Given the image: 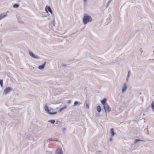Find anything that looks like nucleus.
Segmentation results:
<instances>
[{"label":"nucleus","mask_w":154,"mask_h":154,"mask_svg":"<svg viewBox=\"0 0 154 154\" xmlns=\"http://www.w3.org/2000/svg\"><path fill=\"white\" fill-rule=\"evenodd\" d=\"M128 87L127 86V84L126 83H124V85L122 88V93L125 91Z\"/></svg>","instance_id":"423d86ee"},{"label":"nucleus","mask_w":154,"mask_h":154,"mask_svg":"<svg viewBox=\"0 0 154 154\" xmlns=\"http://www.w3.org/2000/svg\"><path fill=\"white\" fill-rule=\"evenodd\" d=\"M76 32H75V33H73L72 34V35H74V34H75Z\"/></svg>","instance_id":"c9c22d12"},{"label":"nucleus","mask_w":154,"mask_h":154,"mask_svg":"<svg viewBox=\"0 0 154 154\" xmlns=\"http://www.w3.org/2000/svg\"><path fill=\"white\" fill-rule=\"evenodd\" d=\"M46 63V62H45L42 65H41L39 66H38V68L39 69H41V70L43 69L45 67V66Z\"/></svg>","instance_id":"9d476101"},{"label":"nucleus","mask_w":154,"mask_h":154,"mask_svg":"<svg viewBox=\"0 0 154 154\" xmlns=\"http://www.w3.org/2000/svg\"><path fill=\"white\" fill-rule=\"evenodd\" d=\"M29 53L30 56L33 58L35 59H38L39 57H38L36 55H35L32 52L29 51Z\"/></svg>","instance_id":"39448f33"},{"label":"nucleus","mask_w":154,"mask_h":154,"mask_svg":"<svg viewBox=\"0 0 154 154\" xmlns=\"http://www.w3.org/2000/svg\"><path fill=\"white\" fill-rule=\"evenodd\" d=\"M3 80L2 79H0V85L1 87H2L3 85Z\"/></svg>","instance_id":"aec40b11"},{"label":"nucleus","mask_w":154,"mask_h":154,"mask_svg":"<svg viewBox=\"0 0 154 154\" xmlns=\"http://www.w3.org/2000/svg\"><path fill=\"white\" fill-rule=\"evenodd\" d=\"M142 48H141V49H140V51H141V50H142Z\"/></svg>","instance_id":"4c0bfd02"},{"label":"nucleus","mask_w":154,"mask_h":154,"mask_svg":"<svg viewBox=\"0 0 154 154\" xmlns=\"http://www.w3.org/2000/svg\"><path fill=\"white\" fill-rule=\"evenodd\" d=\"M92 20V18L90 15L87 14H85L83 18L82 22L83 24L85 25L89 22H91Z\"/></svg>","instance_id":"f257e3e1"},{"label":"nucleus","mask_w":154,"mask_h":154,"mask_svg":"<svg viewBox=\"0 0 154 154\" xmlns=\"http://www.w3.org/2000/svg\"><path fill=\"white\" fill-rule=\"evenodd\" d=\"M66 107H66V106H64V107H62V108H63V109H65V108H66Z\"/></svg>","instance_id":"2f4dec72"},{"label":"nucleus","mask_w":154,"mask_h":154,"mask_svg":"<svg viewBox=\"0 0 154 154\" xmlns=\"http://www.w3.org/2000/svg\"><path fill=\"white\" fill-rule=\"evenodd\" d=\"M55 122V120H49L48 121V122H50L52 124H54Z\"/></svg>","instance_id":"a211bd4d"},{"label":"nucleus","mask_w":154,"mask_h":154,"mask_svg":"<svg viewBox=\"0 0 154 154\" xmlns=\"http://www.w3.org/2000/svg\"><path fill=\"white\" fill-rule=\"evenodd\" d=\"M103 108L106 113L109 112L111 111V108L108 105V104H105V105L103 106Z\"/></svg>","instance_id":"7ed1b4c3"},{"label":"nucleus","mask_w":154,"mask_h":154,"mask_svg":"<svg viewBox=\"0 0 154 154\" xmlns=\"http://www.w3.org/2000/svg\"><path fill=\"white\" fill-rule=\"evenodd\" d=\"M112 137H110L109 139V140L110 142H112Z\"/></svg>","instance_id":"bb28decb"},{"label":"nucleus","mask_w":154,"mask_h":154,"mask_svg":"<svg viewBox=\"0 0 154 154\" xmlns=\"http://www.w3.org/2000/svg\"><path fill=\"white\" fill-rule=\"evenodd\" d=\"M81 104V103L80 102H79V101H76L74 102L73 106H79Z\"/></svg>","instance_id":"f8f14e48"},{"label":"nucleus","mask_w":154,"mask_h":154,"mask_svg":"<svg viewBox=\"0 0 154 154\" xmlns=\"http://www.w3.org/2000/svg\"><path fill=\"white\" fill-rule=\"evenodd\" d=\"M55 154H63L62 149H58L56 150Z\"/></svg>","instance_id":"9b49d317"},{"label":"nucleus","mask_w":154,"mask_h":154,"mask_svg":"<svg viewBox=\"0 0 154 154\" xmlns=\"http://www.w3.org/2000/svg\"><path fill=\"white\" fill-rule=\"evenodd\" d=\"M153 111L154 112V109L153 110Z\"/></svg>","instance_id":"ea45409f"},{"label":"nucleus","mask_w":154,"mask_h":154,"mask_svg":"<svg viewBox=\"0 0 154 154\" xmlns=\"http://www.w3.org/2000/svg\"><path fill=\"white\" fill-rule=\"evenodd\" d=\"M143 52V50H142V51H141V53H142V52Z\"/></svg>","instance_id":"58836bf2"},{"label":"nucleus","mask_w":154,"mask_h":154,"mask_svg":"<svg viewBox=\"0 0 154 154\" xmlns=\"http://www.w3.org/2000/svg\"><path fill=\"white\" fill-rule=\"evenodd\" d=\"M45 11L48 13V11H49L50 13H51L52 12L51 9L49 6H46L45 8Z\"/></svg>","instance_id":"0eeeda50"},{"label":"nucleus","mask_w":154,"mask_h":154,"mask_svg":"<svg viewBox=\"0 0 154 154\" xmlns=\"http://www.w3.org/2000/svg\"><path fill=\"white\" fill-rule=\"evenodd\" d=\"M106 99L105 98H104L103 100L101 101V103L102 104V105L103 106L106 105V104H107V103L106 102Z\"/></svg>","instance_id":"1a4fd4ad"},{"label":"nucleus","mask_w":154,"mask_h":154,"mask_svg":"<svg viewBox=\"0 0 154 154\" xmlns=\"http://www.w3.org/2000/svg\"><path fill=\"white\" fill-rule=\"evenodd\" d=\"M84 106L87 108L88 109H89V106L88 103H85L84 104Z\"/></svg>","instance_id":"f3484780"},{"label":"nucleus","mask_w":154,"mask_h":154,"mask_svg":"<svg viewBox=\"0 0 154 154\" xmlns=\"http://www.w3.org/2000/svg\"><path fill=\"white\" fill-rule=\"evenodd\" d=\"M109 133L111 137H113L116 134V133L114 132L113 128H111L110 129Z\"/></svg>","instance_id":"6e6552de"},{"label":"nucleus","mask_w":154,"mask_h":154,"mask_svg":"<svg viewBox=\"0 0 154 154\" xmlns=\"http://www.w3.org/2000/svg\"><path fill=\"white\" fill-rule=\"evenodd\" d=\"M85 27H84V28H83L82 29V30L83 29H84V28H85Z\"/></svg>","instance_id":"e433bc0d"},{"label":"nucleus","mask_w":154,"mask_h":154,"mask_svg":"<svg viewBox=\"0 0 154 154\" xmlns=\"http://www.w3.org/2000/svg\"><path fill=\"white\" fill-rule=\"evenodd\" d=\"M153 52H154V51H153Z\"/></svg>","instance_id":"a19ab883"},{"label":"nucleus","mask_w":154,"mask_h":154,"mask_svg":"<svg viewBox=\"0 0 154 154\" xmlns=\"http://www.w3.org/2000/svg\"><path fill=\"white\" fill-rule=\"evenodd\" d=\"M19 6V5L17 4H15L14 5L13 7L14 8H17Z\"/></svg>","instance_id":"4be33fe9"},{"label":"nucleus","mask_w":154,"mask_h":154,"mask_svg":"<svg viewBox=\"0 0 154 154\" xmlns=\"http://www.w3.org/2000/svg\"><path fill=\"white\" fill-rule=\"evenodd\" d=\"M112 0H108L106 3V8L108 7V6L109 3L111 2Z\"/></svg>","instance_id":"6ab92c4d"},{"label":"nucleus","mask_w":154,"mask_h":154,"mask_svg":"<svg viewBox=\"0 0 154 154\" xmlns=\"http://www.w3.org/2000/svg\"><path fill=\"white\" fill-rule=\"evenodd\" d=\"M16 110L15 109H13L8 113V115L10 116H12L11 114H14V112H15Z\"/></svg>","instance_id":"ddd939ff"},{"label":"nucleus","mask_w":154,"mask_h":154,"mask_svg":"<svg viewBox=\"0 0 154 154\" xmlns=\"http://www.w3.org/2000/svg\"><path fill=\"white\" fill-rule=\"evenodd\" d=\"M139 94L140 95L141 94V93H140H140H139Z\"/></svg>","instance_id":"f704fd0d"},{"label":"nucleus","mask_w":154,"mask_h":154,"mask_svg":"<svg viewBox=\"0 0 154 154\" xmlns=\"http://www.w3.org/2000/svg\"><path fill=\"white\" fill-rule=\"evenodd\" d=\"M53 141V140L52 138H49L47 140V142H49V141Z\"/></svg>","instance_id":"a878e982"},{"label":"nucleus","mask_w":154,"mask_h":154,"mask_svg":"<svg viewBox=\"0 0 154 154\" xmlns=\"http://www.w3.org/2000/svg\"><path fill=\"white\" fill-rule=\"evenodd\" d=\"M62 131H63V132L64 133H65V131H66V128H62Z\"/></svg>","instance_id":"b1692460"},{"label":"nucleus","mask_w":154,"mask_h":154,"mask_svg":"<svg viewBox=\"0 0 154 154\" xmlns=\"http://www.w3.org/2000/svg\"><path fill=\"white\" fill-rule=\"evenodd\" d=\"M50 13L51 14V15L52 16H54V14L52 12L51 13Z\"/></svg>","instance_id":"473e14b6"},{"label":"nucleus","mask_w":154,"mask_h":154,"mask_svg":"<svg viewBox=\"0 0 154 154\" xmlns=\"http://www.w3.org/2000/svg\"><path fill=\"white\" fill-rule=\"evenodd\" d=\"M152 108V110H154V107H153V108Z\"/></svg>","instance_id":"72a5a7b5"},{"label":"nucleus","mask_w":154,"mask_h":154,"mask_svg":"<svg viewBox=\"0 0 154 154\" xmlns=\"http://www.w3.org/2000/svg\"><path fill=\"white\" fill-rule=\"evenodd\" d=\"M2 124H3V125H6V123L5 122H4L3 121V120H2Z\"/></svg>","instance_id":"393cba45"},{"label":"nucleus","mask_w":154,"mask_h":154,"mask_svg":"<svg viewBox=\"0 0 154 154\" xmlns=\"http://www.w3.org/2000/svg\"><path fill=\"white\" fill-rule=\"evenodd\" d=\"M140 141H143V140H139V139H136L134 141V143H136L137 142H139Z\"/></svg>","instance_id":"412c9836"},{"label":"nucleus","mask_w":154,"mask_h":154,"mask_svg":"<svg viewBox=\"0 0 154 154\" xmlns=\"http://www.w3.org/2000/svg\"><path fill=\"white\" fill-rule=\"evenodd\" d=\"M153 60H154V59Z\"/></svg>","instance_id":"79ce46f5"},{"label":"nucleus","mask_w":154,"mask_h":154,"mask_svg":"<svg viewBox=\"0 0 154 154\" xmlns=\"http://www.w3.org/2000/svg\"><path fill=\"white\" fill-rule=\"evenodd\" d=\"M97 110L98 112H100L101 111V108L100 106H97Z\"/></svg>","instance_id":"2eb2a0df"},{"label":"nucleus","mask_w":154,"mask_h":154,"mask_svg":"<svg viewBox=\"0 0 154 154\" xmlns=\"http://www.w3.org/2000/svg\"><path fill=\"white\" fill-rule=\"evenodd\" d=\"M45 111L48 112V113L50 115H54L57 113V112H50L51 110L49 109L48 106L46 105H45Z\"/></svg>","instance_id":"f03ea898"},{"label":"nucleus","mask_w":154,"mask_h":154,"mask_svg":"<svg viewBox=\"0 0 154 154\" xmlns=\"http://www.w3.org/2000/svg\"><path fill=\"white\" fill-rule=\"evenodd\" d=\"M131 75V71H128V78L127 79V81H128L129 78L130 77Z\"/></svg>","instance_id":"dca6fc26"},{"label":"nucleus","mask_w":154,"mask_h":154,"mask_svg":"<svg viewBox=\"0 0 154 154\" xmlns=\"http://www.w3.org/2000/svg\"><path fill=\"white\" fill-rule=\"evenodd\" d=\"M12 88L10 87H8L6 88L4 91L3 93L5 94H7V93H9L10 91H12Z\"/></svg>","instance_id":"20e7f679"},{"label":"nucleus","mask_w":154,"mask_h":154,"mask_svg":"<svg viewBox=\"0 0 154 154\" xmlns=\"http://www.w3.org/2000/svg\"><path fill=\"white\" fill-rule=\"evenodd\" d=\"M63 108H62V107L61 108H60L59 110V111L60 112H61V111L63 110Z\"/></svg>","instance_id":"c756f323"},{"label":"nucleus","mask_w":154,"mask_h":154,"mask_svg":"<svg viewBox=\"0 0 154 154\" xmlns=\"http://www.w3.org/2000/svg\"><path fill=\"white\" fill-rule=\"evenodd\" d=\"M71 101L70 100H68L67 101V103L68 104H70V103H71Z\"/></svg>","instance_id":"cd10ccee"},{"label":"nucleus","mask_w":154,"mask_h":154,"mask_svg":"<svg viewBox=\"0 0 154 154\" xmlns=\"http://www.w3.org/2000/svg\"><path fill=\"white\" fill-rule=\"evenodd\" d=\"M83 2L85 4H86L87 0H83Z\"/></svg>","instance_id":"7c9ffc66"},{"label":"nucleus","mask_w":154,"mask_h":154,"mask_svg":"<svg viewBox=\"0 0 154 154\" xmlns=\"http://www.w3.org/2000/svg\"><path fill=\"white\" fill-rule=\"evenodd\" d=\"M6 16V14L5 13L2 14H0V20H1L2 18L5 17Z\"/></svg>","instance_id":"4468645a"},{"label":"nucleus","mask_w":154,"mask_h":154,"mask_svg":"<svg viewBox=\"0 0 154 154\" xmlns=\"http://www.w3.org/2000/svg\"><path fill=\"white\" fill-rule=\"evenodd\" d=\"M151 107L152 108L154 107V102L152 101V103L151 105Z\"/></svg>","instance_id":"5701e85b"},{"label":"nucleus","mask_w":154,"mask_h":154,"mask_svg":"<svg viewBox=\"0 0 154 154\" xmlns=\"http://www.w3.org/2000/svg\"><path fill=\"white\" fill-rule=\"evenodd\" d=\"M53 141H57V142H58L59 141V140L57 139L56 138V139H55V140H53Z\"/></svg>","instance_id":"c85d7f7f"}]
</instances>
